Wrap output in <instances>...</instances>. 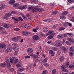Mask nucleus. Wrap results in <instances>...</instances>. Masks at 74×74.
<instances>
[{
	"mask_svg": "<svg viewBox=\"0 0 74 74\" xmlns=\"http://www.w3.org/2000/svg\"><path fill=\"white\" fill-rule=\"evenodd\" d=\"M56 43L55 45L54 46L55 47H60V46H62V41L59 40H56Z\"/></svg>",
	"mask_w": 74,
	"mask_h": 74,
	"instance_id": "1",
	"label": "nucleus"
},
{
	"mask_svg": "<svg viewBox=\"0 0 74 74\" xmlns=\"http://www.w3.org/2000/svg\"><path fill=\"white\" fill-rule=\"evenodd\" d=\"M9 60H10V58H5V60L6 64L7 65L8 67H11V65H10Z\"/></svg>",
	"mask_w": 74,
	"mask_h": 74,
	"instance_id": "2",
	"label": "nucleus"
},
{
	"mask_svg": "<svg viewBox=\"0 0 74 74\" xmlns=\"http://www.w3.org/2000/svg\"><path fill=\"white\" fill-rule=\"evenodd\" d=\"M0 48L1 49H5L7 48V47L4 44H0Z\"/></svg>",
	"mask_w": 74,
	"mask_h": 74,
	"instance_id": "3",
	"label": "nucleus"
},
{
	"mask_svg": "<svg viewBox=\"0 0 74 74\" xmlns=\"http://www.w3.org/2000/svg\"><path fill=\"white\" fill-rule=\"evenodd\" d=\"M12 50V47H9L7 48V49L5 51V52L6 53H8V52H11Z\"/></svg>",
	"mask_w": 74,
	"mask_h": 74,
	"instance_id": "4",
	"label": "nucleus"
},
{
	"mask_svg": "<svg viewBox=\"0 0 74 74\" xmlns=\"http://www.w3.org/2000/svg\"><path fill=\"white\" fill-rule=\"evenodd\" d=\"M32 38L33 39V40H34L37 41V40H38L39 37L37 35H34L33 36Z\"/></svg>",
	"mask_w": 74,
	"mask_h": 74,
	"instance_id": "5",
	"label": "nucleus"
},
{
	"mask_svg": "<svg viewBox=\"0 0 74 74\" xmlns=\"http://www.w3.org/2000/svg\"><path fill=\"white\" fill-rule=\"evenodd\" d=\"M0 5L1 6V7H0V10L4 9L5 8V5L3 3H1Z\"/></svg>",
	"mask_w": 74,
	"mask_h": 74,
	"instance_id": "6",
	"label": "nucleus"
},
{
	"mask_svg": "<svg viewBox=\"0 0 74 74\" xmlns=\"http://www.w3.org/2000/svg\"><path fill=\"white\" fill-rule=\"evenodd\" d=\"M38 6H35V8L32 10V12H36V11H37L38 10Z\"/></svg>",
	"mask_w": 74,
	"mask_h": 74,
	"instance_id": "7",
	"label": "nucleus"
},
{
	"mask_svg": "<svg viewBox=\"0 0 74 74\" xmlns=\"http://www.w3.org/2000/svg\"><path fill=\"white\" fill-rule=\"evenodd\" d=\"M33 52V49L30 48H28L27 50V53H32Z\"/></svg>",
	"mask_w": 74,
	"mask_h": 74,
	"instance_id": "8",
	"label": "nucleus"
},
{
	"mask_svg": "<svg viewBox=\"0 0 74 74\" xmlns=\"http://www.w3.org/2000/svg\"><path fill=\"white\" fill-rule=\"evenodd\" d=\"M49 53L51 55V56H53L55 55V52L52 50H50L49 51Z\"/></svg>",
	"mask_w": 74,
	"mask_h": 74,
	"instance_id": "9",
	"label": "nucleus"
},
{
	"mask_svg": "<svg viewBox=\"0 0 74 74\" xmlns=\"http://www.w3.org/2000/svg\"><path fill=\"white\" fill-rule=\"evenodd\" d=\"M3 27H5V28L8 29L10 27V24H6L3 25Z\"/></svg>",
	"mask_w": 74,
	"mask_h": 74,
	"instance_id": "10",
	"label": "nucleus"
},
{
	"mask_svg": "<svg viewBox=\"0 0 74 74\" xmlns=\"http://www.w3.org/2000/svg\"><path fill=\"white\" fill-rule=\"evenodd\" d=\"M53 34V32L51 31H49V32L46 34V36L50 35V34Z\"/></svg>",
	"mask_w": 74,
	"mask_h": 74,
	"instance_id": "11",
	"label": "nucleus"
},
{
	"mask_svg": "<svg viewBox=\"0 0 74 74\" xmlns=\"http://www.w3.org/2000/svg\"><path fill=\"white\" fill-rule=\"evenodd\" d=\"M13 49L14 51H15L16 52H18L19 51V48H17L16 47H13Z\"/></svg>",
	"mask_w": 74,
	"mask_h": 74,
	"instance_id": "12",
	"label": "nucleus"
},
{
	"mask_svg": "<svg viewBox=\"0 0 74 74\" xmlns=\"http://www.w3.org/2000/svg\"><path fill=\"white\" fill-rule=\"evenodd\" d=\"M48 60V58H45L42 62V63H45L47 62Z\"/></svg>",
	"mask_w": 74,
	"mask_h": 74,
	"instance_id": "13",
	"label": "nucleus"
},
{
	"mask_svg": "<svg viewBox=\"0 0 74 74\" xmlns=\"http://www.w3.org/2000/svg\"><path fill=\"white\" fill-rule=\"evenodd\" d=\"M63 35L62 34H59L57 36V37L58 38H59V39H60L61 38H63Z\"/></svg>",
	"mask_w": 74,
	"mask_h": 74,
	"instance_id": "14",
	"label": "nucleus"
},
{
	"mask_svg": "<svg viewBox=\"0 0 74 74\" xmlns=\"http://www.w3.org/2000/svg\"><path fill=\"white\" fill-rule=\"evenodd\" d=\"M12 18L14 20V23H17L16 22H18V21H19V20L18 18L16 19L14 17H12Z\"/></svg>",
	"mask_w": 74,
	"mask_h": 74,
	"instance_id": "15",
	"label": "nucleus"
},
{
	"mask_svg": "<svg viewBox=\"0 0 74 74\" xmlns=\"http://www.w3.org/2000/svg\"><path fill=\"white\" fill-rule=\"evenodd\" d=\"M64 57L63 56H60V62H63L64 60Z\"/></svg>",
	"mask_w": 74,
	"mask_h": 74,
	"instance_id": "16",
	"label": "nucleus"
},
{
	"mask_svg": "<svg viewBox=\"0 0 74 74\" xmlns=\"http://www.w3.org/2000/svg\"><path fill=\"white\" fill-rule=\"evenodd\" d=\"M22 34L24 36H27L28 34V32L26 31H23L22 32Z\"/></svg>",
	"mask_w": 74,
	"mask_h": 74,
	"instance_id": "17",
	"label": "nucleus"
},
{
	"mask_svg": "<svg viewBox=\"0 0 74 74\" xmlns=\"http://www.w3.org/2000/svg\"><path fill=\"white\" fill-rule=\"evenodd\" d=\"M67 40L68 41H69L71 42H74V39H72L71 38H68Z\"/></svg>",
	"mask_w": 74,
	"mask_h": 74,
	"instance_id": "18",
	"label": "nucleus"
},
{
	"mask_svg": "<svg viewBox=\"0 0 74 74\" xmlns=\"http://www.w3.org/2000/svg\"><path fill=\"white\" fill-rule=\"evenodd\" d=\"M54 36V35H53V34L51 35H50L49 36H48V39H51V38H52Z\"/></svg>",
	"mask_w": 74,
	"mask_h": 74,
	"instance_id": "19",
	"label": "nucleus"
},
{
	"mask_svg": "<svg viewBox=\"0 0 74 74\" xmlns=\"http://www.w3.org/2000/svg\"><path fill=\"white\" fill-rule=\"evenodd\" d=\"M58 14V11L56 10L53 11L52 13V15H56Z\"/></svg>",
	"mask_w": 74,
	"mask_h": 74,
	"instance_id": "20",
	"label": "nucleus"
},
{
	"mask_svg": "<svg viewBox=\"0 0 74 74\" xmlns=\"http://www.w3.org/2000/svg\"><path fill=\"white\" fill-rule=\"evenodd\" d=\"M15 2V1L14 0H11L9 2V3L10 4H14V3Z\"/></svg>",
	"mask_w": 74,
	"mask_h": 74,
	"instance_id": "21",
	"label": "nucleus"
},
{
	"mask_svg": "<svg viewBox=\"0 0 74 74\" xmlns=\"http://www.w3.org/2000/svg\"><path fill=\"white\" fill-rule=\"evenodd\" d=\"M56 73V69H53L52 70V74H55Z\"/></svg>",
	"mask_w": 74,
	"mask_h": 74,
	"instance_id": "22",
	"label": "nucleus"
},
{
	"mask_svg": "<svg viewBox=\"0 0 74 74\" xmlns=\"http://www.w3.org/2000/svg\"><path fill=\"white\" fill-rule=\"evenodd\" d=\"M5 16L6 17H9L11 16V14L10 13H8L5 15Z\"/></svg>",
	"mask_w": 74,
	"mask_h": 74,
	"instance_id": "23",
	"label": "nucleus"
},
{
	"mask_svg": "<svg viewBox=\"0 0 74 74\" xmlns=\"http://www.w3.org/2000/svg\"><path fill=\"white\" fill-rule=\"evenodd\" d=\"M35 59L36 60H37L38 61H40V60L41 59L40 57H39L38 56V55L36 56V57Z\"/></svg>",
	"mask_w": 74,
	"mask_h": 74,
	"instance_id": "24",
	"label": "nucleus"
},
{
	"mask_svg": "<svg viewBox=\"0 0 74 74\" xmlns=\"http://www.w3.org/2000/svg\"><path fill=\"white\" fill-rule=\"evenodd\" d=\"M43 32H48V28L47 27L44 28L43 29Z\"/></svg>",
	"mask_w": 74,
	"mask_h": 74,
	"instance_id": "25",
	"label": "nucleus"
},
{
	"mask_svg": "<svg viewBox=\"0 0 74 74\" xmlns=\"http://www.w3.org/2000/svg\"><path fill=\"white\" fill-rule=\"evenodd\" d=\"M68 14V12L67 11H64V12L63 13H62V15H66L67 14Z\"/></svg>",
	"mask_w": 74,
	"mask_h": 74,
	"instance_id": "26",
	"label": "nucleus"
},
{
	"mask_svg": "<svg viewBox=\"0 0 74 74\" xmlns=\"http://www.w3.org/2000/svg\"><path fill=\"white\" fill-rule=\"evenodd\" d=\"M62 24L64 26H67L69 25V23L66 22L65 23H63Z\"/></svg>",
	"mask_w": 74,
	"mask_h": 74,
	"instance_id": "27",
	"label": "nucleus"
},
{
	"mask_svg": "<svg viewBox=\"0 0 74 74\" xmlns=\"http://www.w3.org/2000/svg\"><path fill=\"white\" fill-rule=\"evenodd\" d=\"M65 43L67 45H71V43L70 42L68 41H66Z\"/></svg>",
	"mask_w": 74,
	"mask_h": 74,
	"instance_id": "28",
	"label": "nucleus"
},
{
	"mask_svg": "<svg viewBox=\"0 0 74 74\" xmlns=\"http://www.w3.org/2000/svg\"><path fill=\"white\" fill-rule=\"evenodd\" d=\"M38 1V0H31V2L32 3H37Z\"/></svg>",
	"mask_w": 74,
	"mask_h": 74,
	"instance_id": "29",
	"label": "nucleus"
},
{
	"mask_svg": "<svg viewBox=\"0 0 74 74\" xmlns=\"http://www.w3.org/2000/svg\"><path fill=\"white\" fill-rule=\"evenodd\" d=\"M61 49L64 51H66V48L65 47H64L63 46L61 47Z\"/></svg>",
	"mask_w": 74,
	"mask_h": 74,
	"instance_id": "30",
	"label": "nucleus"
},
{
	"mask_svg": "<svg viewBox=\"0 0 74 74\" xmlns=\"http://www.w3.org/2000/svg\"><path fill=\"white\" fill-rule=\"evenodd\" d=\"M25 70V69L24 68H20L19 69V71H24Z\"/></svg>",
	"mask_w": 74,
	"mask_h": 74,
	"instance_id": "31",
	"label": "nucleus"
},
{
	"mask_svg": "<svg viewBox=\"0 0 74 74\" xmlns=\"http://www.w3.org/2000/svg\"><path fill=\"white\" fill-rule=\"evenodd\" d=\"M43 65L45 67H49V66L48 63H45Z\"/></svg>",
	"mask_w": 74,
	"mask_h": 74,
	"instance_id": "32",
	"label": "nucleus"
},
{
	"mask_svg": "<svg viewBox=\"0 0 74 74\" xmlns=\"http://www.w3.org/2000/svg\"><path fill=\"white\" fill-rule=\"evenodd\" d=\"M17 67H21V63H19L18 64H16Z\"/></svg>",
	"mask_w": 74,
	"mask_h": 74,
	"instance_id": "33",
	"label": "nucleus"
},
{
	"mask_svg": "<svg viewBox=\"0 0 74 74\" xmlns=\"http://www.w3.org/2000/svg\"><path fill=\"white\" fill-rule=\"evenodd\" d=\"M6 64H4V63H1V64H0V66H1V67H5V66H6Z\"/></svg>",
	"mask_w": 74,
	"mask_h": 74,
	"instance_id": "34",
	"label": "nucleus"
},
{
	"mask_svg": "<svg viewBox=\"0 0 74 74\" xmlns=\"http://www.w3.org/2000/svg\"><path fill=\"white\" fill-rule=\"evenodd\" d=\"M66 68V66H65V65L64 64H63L61 66V68L62 69V70H64Z\"/></svg>",
	"mask_w": 74,
	"mask_h": 74,
	"instance_id": "35",
	"label": "nucleus"
},
{
	"mask_svg": "<svg viewBox=\"0 0 74 74\" xmlns=\"http://www.w3.org/2000/svg\"><path fill=\"white\" fill-rule=\"evenodd\" d=\"M44 10L42 8H40L39 9H38V11L39 12H42Z\"/></svg>",
	"mask_w": 74,
	"mask_h": 74,
	"instance_id": "36",
	"label": "nucleus"
},
{
	"mask_svg": "<svg viewBox=\"0 0 74 74\" xmlns=\"http://www.w3.org/2000/svg\"><path fill=\"white\" fill-rule=\"evenodd\" d=\"M10 61L11 63H14V59H12V58H10Z\"/></svg>",
	"mask_w": 74,
	"mask_h": 74,
	"instance_id": "37",
	"label": "nucleus"
},
{
	"mask_svg": "<svg viewBox=\"0 0 74 74\" xmlns=\"http://www.w3.org/2000/svg\"><path fill=\"white\" fill-rule=\"evenodd\" d=\"M70 50L71 51V52H74V48H73V47H71Z\"/></svg>",
	"mask_w": 74,
	"mask_h": 74,
	"instance_id": "38",
	"label": "nucleus"
},
{
	"mask_svg": "<svg viewBox=\"0 0 74 74\" xmlns=\"http://www.w3.org/2000/svg\"><path fill=\"white\" fill-rule=\"evenodd\" d=\"M48 71H43V72L41 73V74H47Z\"/></svg>",
	"mask_w": 74,
	"mask_h": 74,
	"instance_id": "39",
	"label": "nucleus"
},
{
	"mask_svg": "<svg viewBox=\"0 0 74 74\" xmlns=\"http://www.w3.org/2000/svg\"><path fill=\"white\" fill-rule=\"evenodd\" d=\"M52 49H53V51H57L58 50V48L55 47H52Z\"/></svg>",
	"mask_w": 74,
	"mask_h": 74,
	"instance_id": "40",
	"label": "nucleus"
},
{
	"mask_svg": "<svg viewBox=\"0 0 74 74\" xmlns=\"http://www.w3.org/2000/svg\"><path fill=\"white\" fill-rule=\"evenodd\" d=\"M12 40L13 41L16 42V41H18V39L16 38V37H14L12 38Z\"/></svg>",
	"mask_w": 74,
	"mask_h": 74,
	"instance_id": "41",
	"label": "nucleus"
},
{
	"mask_svg": "<svg viewBox=\"0 0 74 74\" xmlns=\"http://www.w3.org/2000/svg\"><path fill=\"white\" fill-rule=\"evenodd\" d=\"M66 34H67V35H69V36H70L71 37H73V36H74V35L73 34H72L71 33H66Z\"/></svg>",
	"mask_w": 74,
	"mask_h": 74,
	"instance_id": "42",
	"label": "nucleus"
},
{
	"mask_svg": "<svg viewBox=\"0 0 74 74\" xmlns=\"http://www.w3.org/2000/svg\"><path fill=\"white\" fill-rule=\"evenodd\" d=\"M31 56H32V57L33 58H34L36 59L37 55H32Z\"/></svg>",
	"mask_w": 74,
	"mask_h": 74,
	"instance_id": "43",
	"label": "nucleus"
},
{
	"mask_svg": "<svg viewBox=\"0 0 74 74\" xmlns=\"http://www.w3.org/2000/svg\"><path fill=\"white\" fill-rule=\"evenodd\" d=\"M29 26H30V25H29V24L28 23L25 25V28H28V27H29Z\"/></svg>",
	"mask_w": 74,
	"mask_h": 74,
	"instance_id": "44",
	"label": "nucleus"
},
{
	"mask_svg": "<svg viewBox=\"0 0 74 74\" xmlns=\"http://www.w3.org/2000/svg\"><path fill=\"white\" fill-rule=\"evenodd\" d=\"M61 19H66V17L64 16H62L60 17Z\"/></svg>",
	"mask_w": 74,
	"mask_h": 74,
	"instance_id": "45",
	"label": "nucleus"
},
{
	"mask_svg": "<svg viewBox=\"0 0 74 74\" xmlns=\"http://www.w3.org/2000/svg\"><path fill=\"white\" fill-rule=\"evenodd\" d=\"M28 8L29 10H32L34 8L33 7H28Z\"/></svg>",
	"mask_w": 74,
	"mask_h": 74,
	"instance_id": "46",
	"label": "nucleus"
},
{
	"mask_svg": "<svg viewBox=\"0 0 74 74\" xmlns=\"http://www.w3.org/2000/svg\"><path fill=\"white\" fill-rule=\"evenodd\" d=\"M12 45L14 47H18V45L17 44L12 43Z\"/></svg>",
	"mask_w": 74,
	"mask_h": 74,
	"instance_id": "47",
	"label": "nucleus"
},
{
	"mask_svg": "<svg viewBox=\"0 0 74 74\" xmlns=\"http://www.w3.org/2000/svg\"><path fill=\"white\" fill-rule=\"evenodd\" d=\"M22 8L23 9H24V10H25V9L27 8V5H24L23 6Z\"/></svg>",
	"mask_w": 74,
	"mask_h": 74,
	"instance_id": "48",
	"label": "nucleus"
},
{
	"mask_svg": "<svg viewBox=\"0 0 74 74\" xmlns=\"http://www.w3.org/2000/svg\"><path fill=\"white\" fill-rule=\"evenodd\" d=\"M69 62H66L65 66H69Z\"/></svg>",
	"mask_w": 74,
	"mask_h": 74,
	"instance_id": "49",
	"label": "nucleus"
},
{
	"mask_svg": "<svg viewBox=\"0 0 74 74\" xmlns=\"http://www.w3.org/2000/svg\"><path fill=\"white\" fill-rule=\"evenodd\" d=\"M64 29H65V28L63 27H61L60 28L59 30L60 31H61V30H64Z\"/></svg>",
	"mask_w": 74,
	"mask_h": 74,
	"instance_id": "50",
	"label": "nucleus"
},
{
	"mask_svg": "<svg viewBox=\"0 0 74 74\" xmlns=\"http://www.w3.org/2000/svg\"><path fill=\"white\" fill-rule=\"evenodd\" d=\"M69 68L70 69H73L74 68V66L73 65H69Z\"/></svg>",
	"mask_w": 74,
	"mask_h": 74,
	"instance_id": "51",
	"label": "nucleus"
},
{
	"mask_svg": "<svg viewBox=\"0 0 74 74\" xmlns=\"http://www.w3.org/2000/svg\"><path fill=\"white\" fill-rule=\"evenodd\" d=\"M11 12L12 13V14H16V12L15 11H12Z\"/></svg>",
	"mask_w": 74,
	"mask_h": 74,
	"instance_id": "52",
	"label": "nucleus"
},
{
	"mask_svg": "<svg viewBox=\"0 0 74 74\" xmlns=\"http://www.w3.org/2000/svg\"><path fill=\"white\" fill-rule=\"evenodd\" d=\"M18 5V4L16 3H15L13 5V7H17Z\"/></svg>",
	"mask_w": 74,
	"mask_h": 74,
	"instance_id": "53",
	"label": "nucleus"
},
{
	"mask_svg": "<svg viewBox=\"0 0 74 74\" xmlns=\"http://www.w3.org/2000/svg\"><path fill=\"white\" fill-rule=\"evenodd\" d=\"M47 21L49 22H52V21H53V20L52 19H50L49 20H47Z\"/></svg>",
	"mask_w": 74,
	"mask_h": 74,
	"instance_id": "54",
	"label": "nucleus"
},
{
	"mask_svg": "<svg viewBox=\"0 0 74 74\" xmlns=\"http://www.w3.org/2000/svg\"><path fill=\"white\" fill-rule=\"evenodd\" d=\"M63 70L64 72H68V70H67V69H65V68Z\"/></svg>",
	"mask_w": 74,
	"mask_h": 74,
	"instance_id": "55",
	"label": "nucleus"
},
{
	"mask_svg": "<svg viewBox=\"0 0 74 74\" xmlns=\"http://www.w3.org/2000/svg\"><path fill=\"white\" fill-rule=\"evenodd\" d=\"M18 60L17 59H16L15 61V62L14 63H18Z\"/></svg>",
	"mask_w": 74,
	"mask_h": 74,
	"instance_id": "56",
	"label": "nucleus"
},
{
	"mask_svg": "<svg viewBox=\"0 0 74 74\" xmlns=\"http://www.w3.org/2000/svg\"><path fill=\"white\" fill-rule=\"evenodd\" d=\"M14 55H16L18 54V52L15 51L14 53Z\"/></svg>",
	"mask_w": 74,
	"mask_h": 74,
	"instance_id": "57",
	"label": "nucleus"
},
{
	"mask_svg": "<svg viewBox=\"0 0 74 74\" xmlns=\"http://www.w3.org/2000/svg\"><path fill=\"white\" fill-rule=\"evenodd\" d=\"M14 30H16V31H19V28H17L14 29Z\"/></svg>",
	"mask_w": 74,
	"mask_h": 74,
	"instance_id": "58",
	"label": "nucleus"
},
{
	"mask_svg": "<svg viewBox=\"0 0 74 74\" xmlns=\"http://www.w3.org/2000/svg\"><path fill=\"white\" fill-rule=\"evenodd\" d=\"M51 42H52V41L50 40V41H48L47 42V43L48 44H51Z\"/></svg>",
	"mask_w": 74,
	"mask_h": 74,
	"instance_id": "59",
	"label": "nucleus"
},
{
	"mask_svg": "<svg viewBox=\"0 0 74 74\" xmlns=\"http://www.w3.org/2000/svg\"><path fill=\"white\" fill-rule=\"evenodd\" d=\"M14 69L13 68H11L10 70V71H11V72H12L14 71Z\"/></svg>",
	"mask_w": 74,
	"mask_h": 74,
	"instance_id": "60",
	"label": "nucleus"
},
{
	"mask_svg": "<svg viewBox=\"0 0 74 74\" xmlns=\"http://www.w3.org/2000/svg\"><path fill=\"white\" fill-rule=\"evenodd\" d=\"M73 0H68V1L69 3H71L73 1Z\"/></svg>",
	"mask_w": 74,
	"mask_h": 74,
	"instance_id": "61",
	"label": "nucleus"
},
{
	"mask_svg": "<svg viewBox=\"0 0 74 74\" xmlns=\"http://www.w3.org/2000/svg\"><path fill=\"white\" fill-rule=\"evenodd\" d=\"M33 31L34 32H35V33H36V32H37V31L36 29H34Z\"/></svg>",
	"mask_w": 74,
	"mask_h": 74,
	"instance_id": "62",
	"label": "nucleus"
},
{
	"mask_svg": "<svg viewBox=\"0 0 74 74\" xmlns=\"http://www.w3.org/2000/svg\"><path fill=\"white\" fill-rule=\"evenodd\" d=\"M68 25L69 26H71V25H72V24L70 23H68Z\"/></svg>",
	"mask_w": 74,
	"mask_h": 74,
	"instance_id": "63",
	"label": "nucleus"
},
{
	"mask_svg": "<svg viewBox=\"0 0 74 74\" xmlns=\"http://www.w3.org/2000/svg\"><path fill=\"white\" fill-rule=\"evenodd\" d=\"M58 54L59 56L60 55V52L59 51H58Z\"/></svg>",
	"mask_w": 74,
	"mask_h": 74,
	"instance_id": "64",
	"label": "nucleus"
}]
</instances>
